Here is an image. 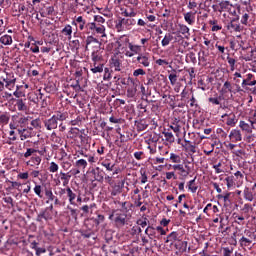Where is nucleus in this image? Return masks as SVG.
Returning <instances> with one entry per match:
<instances>
[{"instance_id": "49530a36", "label": "nucleus", "mask_w": 256, "mask_h": 256, "mask_svg": "<svg viewBox=\"0 0 256 256\" xmlns=\"http://www.w3.org/2000/svg\"><path fill=\"white\" fill-rule=\"evenodd\" d=\"M0 43H2V45H11V43H13V38L9 35H3L0 38Z\"/></svg>"}, {"instance_id": "de8ad7c7", "label": "nucleus", "mask_w": 256, "mask_h": 256, "mask_svg": "<svg viewBox=\"0 0 256 256\" xmlns=\"http://www.w3.org/2000/svg\"><path fill=\"white\" fill-rule=\"evenodd\" d=\"M41 17H47V15H55V7L48 6L46 7L45 11L40 13Z\"/></svg>"}, {"instance_id": "603ef678", "label": "nucleus", "mask_w": 256, "mask_h": 256, "mask_svg": "<svg viewBox=\"0 0 256 256\" xmlns=\"http://www.w3.org/2000/svg\"><path fill=\"white\" fill-rule=\"evenodd\" d=\"M250 17H251V16L249 15V11L244 12V13L242 14L240 23H241L242 25H249V19H250Z\"/></svg>"}, {"instance_id": "a19ab883", "label": "nucleus", "mask_w": 256, "mask_h": 256, "mask_svg": "<svg viewBox=\"0 0 256 256\" xmlns=\"http://www.w3.org/2000/svg\"><path fill=\"white\" fill-rule=\"evenodd\" d=\"M44 193L46 199H48L46 203H49V201H53L57 197L55 196V194H53V190H51V188H45Z\"/></svg>"}, {"instance_id": "c9c22d12", "label": "nucleus", "mask_w": 256, "mask_h": 256, "mask_svg": "<svg viewBox=\"0 0 256 256\" xmlns=\"http://www.w3.org/2000/svg\"><path fill=\"white\" fill-rule=\"evenodd\" d=\"M175 241H179V233L171 232L167 236L165 243H175Z\"/></svg>"}, {"instance_id": "6e6d98bb", "label": "nucleus", "mask_w": 256, "mask_h": 256, "mask_svg": "<svg viewBox=\"0 0 256 256\" xmlns=\"http://www.w3.org/2000/svg\"><path fill=\"white\" fill-rule=\"evenodd\" d=\"M75 166L77 169H85L87 167V160L79 159L76 161Z\"/></svg>"}, {"instance_id": "2f4dec72", "label": "nucleus", "mask_w": 256, "mask_h": 256, "mask_svg": "<svg viewBox=\"0 0 256 256\" xmlns=\"http://www.w3.org/2000/svg\"><path fill=\"white\" fill-rule=\"evenodd\" d=\"M184 21H186L188 25H193L195 23V12L184 13Z\"/></svg>"}, {"instance_id": "4d7b16f0", "label": "nucleus", "mask_w": 256, "mask_h": 256, "mask_svg": "<svg viewBox=\"0 0 256 256\" xmlns=\"http://www.w3.org/2000/svg\"><path fill=\"white\" fill-rule=\"evenodd\" d=\"M228 189H231L235 185V176H228L225 178Z\"/></svg>"}, {"instance_id": "393cba45", "label": "nucleus", "mask_w": 256, "mask_h": 256, "mask_svg": "<svg viewBox=\"0 0 256 256\" xmlns=\"http://www.w3.org/2000/svg\"><path fill=\"white\" fill-rule=\"evenodd\" d=\"M102 167H105L106 171H114L115 162L111 159H105L101 162Z\"/></svg>"}, {"instance_id": "412c9836", "label": "nucleus", "mask_w": 256, "mask_h": 256, "mask_svg": "<svg viewBox=\"0 0 256 256\" xmlns=\"http://www.w3.org/2000/svg\"><path fill=\"white\" fill-rule=\"evenodd\" d=\"M92 175H94V180L98 181V183H103L105 177H103V171L97 167L91 171Z\"/></svg>"}, {"instance_id": "c03bdc74", "label": "nucleus", "mask_w": 256, "mask_h": 256, "mask_svg": "<svg viewBox=\"0 0 256 256\" xmlns=\"http://www.w3.org/2000/svg\"><path fill=\"white\" fill-rule=\"evenodd\" d=\"M16 107L18 111H27V104L25 103V100L23 99H18L16 101Z\"/></svg>"}, {"instance_id": "b1692460", "label": "nucleus", "mask_w": 256, "mask_h": 256, "mask_svg": "<svg viewBox=\"0 0 256 256\" xmlns=\"http://www.w3.org/2000/svg\"><path fill=\"white\" fill-rule=\"evenodd\" d=\"M110 65L114 71H121V60L117 56L111 58Z\"/></svg>"}, {"instance_id": "f8f14e48", "label": "nucleus", "mask_w": 256, "mask_h": 256, "mask_svg": "<svg viewBox=\"0 0 256 256\" xmlns=\"http://www.w3.org/2000/svg\"><path fill=\"white\" fill-rule=\"evenodd\" d=\"M128 82L132 83V86L127 89V97L133 99L137 95V84L135 83V79L131 77H128Z\"/></svg>"}, {"instance_id": "1a4fd4ad", "label": "nucleus", "mask_w": 256, "mask_h": 256, "mask_svg": "<svg viewBox=\"0 0 256 256\" xmlns=\"http://www.w3.org/2000/svg\"><path fill=\"white\" fill-rule=\"evenodd\" d=\"M85 43V51H89V47H92L93 50L101 49V42L93 36H87Z\"/></svg>"}, {"instance_id": "f03ea898", "label": "nucleus", "mask_w": 256, "mask_h": 256, "mask_svg": "<svg viewBox=\"0 0 256 256\" xmlns=\"http://www.w3.org/2000/svg\"><path fill=\"white\" fill-rule=\"evenodd\" d=\"M117 43L118 47L128 46V48L130 49V51L125 52L126 57H133L134 55H139V53H141V46L129 42V37L127 36H121Z\"/></svg>"}, {"instance_id": "f3484780", "label": "nucleus", "mask_w": 256, "mask_h": 256, "mask_svg": "<svg viewBox=\"0 0 256 256\" xmlns=\"http://www.w3.org/2000/svg\"><path fill=\"white\" fill-rule=\"evenodd\" d=\"M41 156L33 155L30 160L26 162L28 167H39L41 165Z\"/></svg>"}, {"instance_id": "f257e3e1", "label": "nucleus", "mask_w": 256, "mask_h": 256, "mask_svg": "<svg viewBox=\"0 0 256 256\" xmlns=\"http://www.w3.org/2000/svg\"><path fill=\"white\" fill-rule=\"evenodd\" d=\"M115 205H120L121 208L113 209L108 219L112 221L116 229H123L125 225L129 224V217H131V209H133V203L130 201L121 202L114 200Z\"/></svg>"}, {"instance_id": "39448f33", "label": "nucleus", "mask_w": 256, "mask_h": 256, "mask_svg": "<svg viewBox=\"0 0 256 256\" xmlns=\"http://www.w3.org/2000/svg\"><path fill=\"white\" fill-rule=\"evenodd\" d=\"M0 81L5 83V88L11 91L15 87V83H17V78H15L13 73H5L0 77Z\"/></svg>"}, {"instance_id": "0eeeda50", "label": "nucleus", "mask_w": 256, "mask_h": 256, "mask_svg": "<svg viewBox=\"0 0 256 256\" xmlns=\"http://www.w3.org/2000/svg\"><path fill=\"white\" fill-rule=\"evenodd\" d=\"M17 133L20 137V141L32 139V137H35V135H37V132L33 131L32 128L17 129Z\"/></svg>"}, {"instance_id": "f704fd0d", "label": "nucleus", "mask_w": 256, "mask_h": 256, "mask_svg": "<svg viewBox=\"0 0 256 256\" xmlns=\"http://www.w3.org/2000/svg\"><path fill=\"white\" fill-rule=\"evenodd\" d=\"M239 127L240 129H242V131H245L246 133H253V126H250L245 121H240Z\"/></svg>"}, {"instance_id": "5701e85b", "label": "nucleus", "mask_w": 256, "mask_h": 256, "mask_svg": "<svg viewBox=\"0 0 256 256\" xmlns=\"http://www.w3.org/2000/svg\"><path fill=\"white\" fill-rule=\"evenodd\" d=\"M253 244L252 240L249 238L242 236L239 240V245L242 249H251V245Z\"/></svg>"}, {"instance_id": "8fccbe9b", "label": "nucleus", "mask_w": 256, "mask_h": 256, "mask_svg": "<svg viewBox=\"0 0 256 256\" xmlns=\"http://www.w3.org/2000/svg\"><path fill=\"white\" fill-rule=\"evenodd\" d=\"M209 25H212L211 31H221L223 29L222 25L217 24V20H210Z\"/></svg>"}, {"instance_id": "72a5a7b5", "label": "nucleus", "mask_w": 256, "mask_h": 256, "mask_svg": "<svg viewBox=\"0 0 256 256\" xmlns=\"http://www.w3.org/2000/svg\"><path fill=\"white\" fill-rule=\"evenodd\" d=\"M121 15H123V17H136L137 16V12H135V9L133 8H129V9H121Z\"/></svg>"}, {"instance_id": "6ab92c4d", "label": "nucleus", "mask_w": 256, "mask_h": 256, "mask_svg": "<svg viewBox=\"0 0 256 256\" xmlns=\"http://www.w3.org/2000/svg\"><path fill=\"white\" fill-rule=\"evenodd\" d=\"M145 235L148 236V239L153 241V239H155V237H157V230H156L155 226L148 225L145 229Z\"/></svg>"}, {"instance_id": "423d86ee", "label": "nucleus", "mask_w": 256, "mask_h": 256, "mask_svg": "<svg viewBox=\"0 0 256 256\" xmlns=\"http://www.w3.org/2000/svg\"><path fill=\"white\" fill-rule=\"evenodd\" d=\"M124 188L125 180L114 182L109 188L111 197H117V195H121Z\"/></svg>"}, {"instance_id": "bb28decb", "label": "nucleus", "mask_w": 256, "mask_h": 256, "mask_svg": "<svg viewBox=\"0 0 256 256\" xmlns=\"http://www.w3.org/2000/svg\"><path fill=\"white\" fill-rule=\"evenodd\" d=\"M179 33H181V35H184V39H189V37H191V33L189 32V27H187V25L185 24H179Z\"/></svg>"}, {"instance_id": "7ed1b4c3", "label": "nucleus", "mask_w": 256, "mask_h": 256, "mask_svg": "<svg viewBox=\"0 0 256 256\" xmlns=\"http://www.w3.org/2000/svg\"><path fill=\"white\" fill-rule=\"evenodd\" d=\"M212 9L219 11V13L226 12L230 13V15H237V10H235V7L229 1H221L218 6L213 5Z\"/></svg>"}, {"instance_id": "338daca9", "label": "nucleus", "mask_w": 256, "mask_h": 256, "mask_svg": "<svg viewBox=\"0 0 256 256\" xmlns=\"http://www.w3.org/2000/svg\"><path fill=\"white\" fill-rule=\"evenodd\" d=\"M170 161H172V163H181V156H179L175 153H171L170 154Z\"/></svg>"}, {"instance_id": "4c0bfd02", "label": "nucleus", "mask_w": 256, "mask_h": 256, "mask_svg": "<svg viewBox=\"0 0 256 256\" xmlns=\"http://www.w3.org/2000/svg\"><path fill=\"white\" fill-rule=\"evenodd\" d=\"M137 131H145L147 127H149V124H147L146 120H140L135 122Z\"/></svg>"}, {"instance_id": "4468645a", "label": "nucleus", "mask_w": 256, "mask_h": 256, "mask_svg": "<svg viewBox=\"0 0 256 256\" xmlns=\"http://www.w3.org/2000/svg\"><path fill=\"white\" fill-rule=\"evenodd\" d=\"M92 61H93V65H97V63H99V61H103V49L98 48L96 50H92Z\"/></svg>"}, {"instance_id": "a18cd8bd", "label": "nucleus", "mask_w": 256, "mask_h": 256, "mask_svg": "<svg viewBox=\"0 0 256 256\" xmlns=\"http://www.w3.org/2000/svg\"><path fill=\"white\" fill-rule=\"evenodd\" d=\"M171 41H173V35L171 33H167L162 39V47H167Z\"/></svg>"}, {"instance_id": "9d476101", "label": "nucleus", "mask_w": 256, "mask_h": 256, "mask_svg": "<svg viewBox=\"0 0 256 256\" xmlns=\"http://www.w3.org/2000/svg\"><path fill=\"white\" fill-rule=\"evenodd\" d=\"M227 29L230 31V33H241V31H243V27H241V24H239V16L230 21V23L227 25Z\"/></svg>"}, {"instance_id": "aec40b11", "label": "nucleus", "mask_w": 256, "mask_h": 256, "mask_svg": "<svg viewBox=\"0 0 256 256\" xmlns=\"http://www.w3.org/2000/svg\"><path fill=\"white\" fill-rule=\"evenodd\" d=\"M225 117H227L226 119V125H228L229 127H235V125H237V117L235 116V114H224L222 115V119H225Z\"/></svg>"}, {"instance_id": "0e129e2a", "label": "nucleus", "mask_w": 256, "mask_h": 256, "mask_svg": "<svg viewBox=\"0 0 256 256\" xmlns=\"http://www.w3.org/2000/svg\"><path fill=\"white\" fill-rule=\"evenodd\" d=\"M48 171L50 173H57V171H59V165L55 162H51Z\"/></svg>"}, {"instance_id": "13d9d810", "label": "nucleus", "mask_w": 256, "mask_h": 256, "mask_svg": "<svg viewBox=\"0 0 256 256\" xmlns=\"http://www.w3.org/2000/svg\"><path fill=\"white\" fill-rule=\"evenodd\" d=\"M98 35H101V37H106L105 35V26L103 25H96V28L94 29Z\"/></svg>"}, {"instance_id": "7c9ffc66", "label": "nucleus", "mask_w": 256, "mask_h": 256, "mask_svg": "<svg viewBox=\"0 0 256 256\" xmlns=\"http://www.w3.org/2000/svg\"><path fill=\"white\" fill-rule=\"evenodd\" d=\"M79 233L83 239H91L95 235V232L91 229H80Z\"/></svg>"}, {"instance_id": "bf43d9fd", "label": "nucleus", "mask_w": 256, "mask_h": 256, "mask_svg": "<svg viewBox=\"0 0 256 256\" xmlns=\"http://www.w3.org/2000/svg\"><path fill=\"white\" fill-rule=\"evenodd\" d=\"M8 139V145H13L12 141H15L17 139V133L14 130H10Z\"/></svg>"}, {"instance_id": "a878e982", "label": "nucleus", "mask_w": 256, "mask_h": 256, "mask_svg": "<svg viewBox=\"0 0 256 256\" xmlns=\"http://www.w3.org/2000/svg\"><path fill=\"white\" fill-rule=\"evenodd\" d=\"M172 169H174V171H180L179 175H181V177H187L189 175V171L183 167V164H175L172 166Z\"/></svg>"}, {"instance_id": "5fc2aeb1", "label": "nucleus", "mask_w": 256, "mask_h": 256, "mask_svg": "<svg viewBox=\"0 0 256 256\" xmlns=\"http://www.w3.org/2000/svg\"><path fill=\"white\" fill-rule=\"evenodd\" d=\"M136 223H137V225H139V227H142V229H145V227H147V225H151V224H149V219H147V217L137 220Z\"/></svg>"}, {"instance_id": "6e6552de", "label": "nucleus", "mask_w": 256, "mask_h": 256, "mask_svg": "<svg viewBox=\"0 0 256 256\" xmlns=\"http://www.w3.org/2000/svg\"><path fill=\"white\" fill-rule=\"evenodd\" d=\"M256 85V80H255V75L248 73L243 77L241 87L242 89H249V87H255Z\"/></svg>"}, {"instance_id": "3c124183", "label": "nucleus", "mask_w": 256, "mask_h": 256, "mask_svg": "<svg viewBox=\"0 0 256 256\" xmlns=\"http://www.w3.org/2000/svg\"><path fill=\"white\" fill-rule=\"evenodd\" d=\"M54 193L59 199H63V195L67 194V188L58 187Z\"/></svg>"}, {"instance_id": "ddd939ff", "label": "nucleus", "mask_w": 256, "mask_h": 256, "mask_svg": "<svg viewBox=\"0 0 256 256\" xmlns=\"http://www.w3.org/2000/svg\"><path fill=\"white\" fill-rule=\"evenodd\" d=\"M43 219L44 221H51V219H53V215H51V212L46 208L37 215L36 221L38 223H43Z\"/></svg>"}, {"instance_id": "58836bf2", "label": "nucleus", "mask_w": 256, "mask_h": 256, "mask_svg": "<svg viewBox=\"0 0 256 256\" xmlns=\"http://www.w3.org/2000/svg\"><path fill=\"white\" fill-rule=\"evenodd\" d=\"M56 119V121L59 123V121L61 123H63V121H65L67 119V117H69V114H67V112H57L55 115H53Z\"/></svg>"}, {"instance_id": "e433bc0d", "label": "nucleus", "mask_w": 256, "mask_h": 256, "mask_svg": "<svg viewBox=\"0 0 256 256\" xmlns=\"http://www.w3.org/2000/svg\"><path fill=\"white\" fill-rule=\"evenodd\" d=\"M244 235L246 236V239H249L250 241H256V230H244Z\"/></svg>"}, {"instance_id": "e2e57ef3", "label": "nucleus", "mask_w": 256, "mask_h": 256, "mask_svg": "<svg viewBox=\"0 0 256 256\" xmlns=\"http://www.w3.org/2000/svg\"><path fill=\"white\" fill-rule=\"evenodd\" d=\"M115 27H116L117 31H123V29L125 27V22H124L123 18L118 19Z\"/></svg>"}, {"instance_id": "a211bd4d", "label": "nucleus", "mask_w": 256, "mask_h": 256, "mask_svg": "<svg viewBox=\"0 0 256 256\" xmlns=\"http://www.w3.org/2000/svg\"><path fill=\"white\" fill-rule=\"evenodd\" d=\"M66 195L71 205H77V202H75V200L77 199V192L73 191L71 187H67Z\"/></svg>"}, {"instance_id": "dca6fc26", "label": "nucleus", "mask_w": 256, "mask_h": 256, "mask_svg": "<svg viewBox=\"0 0 256 256\" xmlns=\"http://www.w3.org/2000/svg\"><path fill=\"white\" fill-rule=\"evenodd\" d=\"M229 139L233 143H238L239 141H243V137L241 135V131L237 129H233L229 134Z\"/></svg>"}, {"instance_id": "09e8293b", "label": "nucleus", "mask_w": 256, "mask_h": 256, "mask_svg": "<svg viewBox=\"0 0 256 256\" xmlns=\"http://www.w3.org/2000/svg\"><path fill=\"white\" fill-rule=\"evenodd\" d=\"M34 237H35L34 235H29L28 236V243H30V248L34 249L36 251L39 248L38 247L39 242L33 240Z\"/></svg>"}, {"instance_id": "c756f323", "label": "nucleus", "mask_w": 256, "mask_h": 256, "mask_svg": "<svg viewBox=\"0 0 256 256\" xmlns=\"http://www.w3.org/2000/svg\"><path fill=\"white\" fill-rule=\"evenodd\" d=\"M72 25H78L79 30L83 31V29H85L86 21L83 19V16H79L72 22Z\"/></svg>"}, {"instance_id": "9b49d317", "label": "nucleus", "mask_w": 256, "mask_h": 256, "mask_svg": "<svg viewBox=\"0 0 256 256\" xmlns=\"http://www.w3.org/2000/svg\"><path fill=\"white\" fill-rule=\"evenodd\" d=\"M44 127L47 131H53V129H57V127H59V122L54 116H52L50 119L44 121Z\"/></svg>"}, {"instance_id": "052dcab7", "label": "nucleus", "mask_w": 256, "mask_h": 256, "mask_svg": "<svg viewBox=\"0 0 256 256\" xmlns=\"http://www.w3.org/2000/svg\"><path fill=\"white\" fill-rule=\"evenodd\" d=\"M223 91L224 93H232L233 92V85H231V82L226 81L223 85Z\"/></svg>"}, {"instance_id": "37998d69", "label": "nucleus", "mask_w": 256, "mask_h": 256, "mask_svg": "<svg viewBox=\"0 0 256 256\" xmlns=\"http://www.w3.org/2000/svg\"><path fill=\"white\" fill-rule=\"evenodd\" d=\"M62 33H63V35H65L66 37H68L69 40H71V35H73V27H71V25H66V26L62 29Z\"/></svg>"}, {"instance_id": "864d4df0", "label": "nucleus", "mask_w": 256, "mask_h": 256, "mask_svg": "<svg viewBox=\"0 0 256 256\" xmlns=\"http://www.w3.org/2000/svg\"><path fill=\"white\" fill-rule=\"evenodd\" d=\"M34 193L39 197L40 199H43V186L37 184L34 187Z\"/></svg>"}, {"instance_id": "69168bd1", "label": "nucleus", "mask_w": 256, "mask_h": 256, "mask_svg": "<svg viewBox=\"0 0 256 256\" xmlns=\"http://www.w3.org/2000/svg\"><path fill=\"white\" fill-rule=\"evenodd\" d=\"M67 209L70 211L72 219L77 220V217H79V210L71 208L70 206H68Z\"/></svg>"}, {"instance_id": "680f3d73", "label": "nucleus", "mask_w": 256, "mask_h": 256, "mask_svg": "<svg viewBox=\"0 0 256 256\" xmlns=\"http://www.w3.org/2000/svg\"><path fill=\"white\" fill-rule=\"evenodd\" d=\"M123 21H124V25L126 27H129L131 25H135L137 23V20L136 19H133V18H122Z\"/></svg>"}, {"instance_id": "2eb2a0df", "label": "nucleus", "mask_w": 256, "mask_h": 256, "mask_svg": "<svg viewBox=\"0 0 256 256\" xmlns=\"http://www.w3.org/2000/svg\"><path fill=\"white\" fill-rule=\"evenodd\" d=\"M35 153H39V155H45L46 151L44 150H38L35 148H27L25 153L21 154V157H24L25 159H29V157H32V155H35Z\"/></svg>"}, {"instance_id": "20e7f679", "label": "nucleus", "mask_w": 256, "mask_h": 256, "mask_svg": "<svg viewBox=\"0 0 256 256\" xmlns=\"http://www.w3.org/2000/svg\"><path fill=\"white\" fill-rule=\"evenodd\" d=\"M18 129H27V125H32V127H39V121L33 120V118L27 116H22L17 121Z\"/></svg>"}, {"instance_id": "79ce46f5", "label": "nucleus", "mask_w": 256, "mask_h": 256, "mask_svg": "<svg viewBox=\"0 0 256 256\" xmlns=\"http://www.w3.org/2000/svg\"><path fill=\"white\" fill-rule=\"evenodd\" d=\"M10 119L11 116L9 115V113L0 114V125L4 127V125H7L9 123Z\"/></svg>"}, {"instance_id": "473e14b6", "label": "nucleus", "mask_w": 256, "mask_h": 256, "mask_svg": "<svg viewBox=\"0 0 256 256\" xmlns=\"http://www.w3.org/2000/svg\"><path fill=\"white\" fill-rule=\"evenodd\" d=\"M58 178L60 181H63V187H67V185H69L71 175L69 173L60 172V176H58Z\"/></svg>"}, {"instance_id": "cd10ccee", "label": "nucleus", "mask_w": 256, "mask_h": 256, "mask_svg": "<svg viewBox=\"0 0 256 256\" xmlns=\"http://www.w3.org/2000/svg\"><path fill=\"white\" fill-rule=\"evenodd\" d=\"M137 61L138 63H140V65H143V67H149L150 65L149 56L145 54H139V56L137 57Z\"/></svg>"}, {"instance_id": "c85d7f7f", "label": "nucleus", "mask_w": 256, "mask_h": 256, "mask_svg": "<svg viewBox=\"0 0 256 256\" xmlns=\"http://www.w3.org/2000/svg\"><path fill=\"white\" fill-rule=\"evenodd\" d=\"M243 195L246 201L252 202L255 200V194L253 193V191H251V189L247 187L244 189Z\"/></svg>"}, {"instance_id": "ea45409f", "label": "nucleus", "mask_w": 256, "mask_h": 256, "mask_svg": "<svg viewBox=\"0 0 256 256\" xmlns=\"http://www.w3.org/2000/svg\"><path fill=\"white\" fill-rule=\"evenodd\" d=\"M162 133L164 134L165 141H167V143H175V136H173L172 132L164 130Z\"/></svg>"}, {"instance_id": "774afa93", "label": "nucleus", "mask_w": 256, "mask_h": 256, "mask_svg": "<svg viewBox=\"0 0 256 256\" xmlns=\"http://www.w3.org/2000/svg\"><path fill=\"white\" fill-rule=\"evenodd\" d=\"M92 73H103V64L94 65L93 68H91Z\"/></svg>"}, {"instance_id": "4be33fe9", "label": "nucleus", "mask_w": 256, "mask_h": 256, "mask_svg": "<svg viewBox=\"0 0 256 256\" xmlns=\"http://www.w3.org/2000/svg\"><path fill=\"white\" fill-rule=\"evenodd\" d=\"M184 143L182 144V147H184L186 149V151H189V153H197V146H195V144H193V142L184 139Z\"/></svg>"}]
</instances>
